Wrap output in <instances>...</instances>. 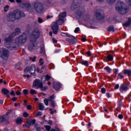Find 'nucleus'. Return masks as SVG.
<instances>
[{
	"label": "nucleus",
	"mask_w": 131,
	"mask_h": 131,
	"mask_svg": "<svg viewBox=\"0 0 131 131\" xmlns=\"http://www.w3.org/2000/svg\"><path fill=\"white\" fill-rule=\"evenodd\" d=\"M22 121H23L22 119L18 118L16 120V123H17V124H20V123H21Z\"/></svg>",
	"instance_id": "nucleus-40"
},
{
	"label": "nucleus",
	"mask_w": 131,
	"mask_h": 131,
	"mask_svg": "<svg viewBox=\"0 0 131 131\" xmlns=\"http://www.w3.org/2000/svg\"><path fill=\"white\" fill-rule=\"evenodd\" d=\"M0 57L3 60H8L9 58V51L5 48L0 49Z\"/></svg>",
	"instance_id": "nucleus-8"
},
{
	"label": "nucleus",
	"mask_w": 131,
	"mask_h": 131,
	"mask_svg": "<svg viewBox=\"0 0 131 131\" xmlns=\"http://www.w3.org/2000/svg\"><path fill=\"white\" fill-rule=\"evenodd\" d=\"M10 113H12V111L11 110H9L7 113L6 114L7 115H8L10 114Z\"/></svg>",
	"instance_id": "nucleus-61"
},
{
	"label": "nucleus",
	"mask_w": 131,
	"mask_h": 131,
	"mask_svg": "<svg viewBox=\"0 0 131 131\" xmlns=\"http://www.w3.org/2000/svg\"><path fill=\"white\" fill-rule=\"evenodd\" d=\"M29 59L31 61H32V62H35V60H36V56H34L33 58L30 57Z\"/></svg>",
	"instance_id": "nucleus-41"
},
{
	"label": "nucleus",
	"mask_w": 131,
	"mask_h": 131,
	"mask_svg": "<svg viewBox=\"0 0 131 131\" xmlns=\"http://www.w3.org/2000/svg\"><path fill=\"white\" fill-rule=\"evenodd\" d=\"M84 8L83 7H80L79 8L78 11L77 12V14L78 15V16H81V14L83 13L84 12Z\"/></svg>",
	"instance_id": "nucleus-21"
},
{
	"label": "nucleus",
	"mask_w": 131,
	"mask_h": 131,
	"mask_svg": "<svg viewBox=\"0 0 131 131\" xmlns=\"http://www.w3.org/2000/svg\"><path fill=\"white\" fill-rule=\"evenodd\" d=\"M35 119L30 120V122H31V124H35Z\"/></svg>",
	"instance_id": "nucleus-48"
},
{
	"label": "nucleus",
	"mask_w": 131,
	"mask_h": 131,
	"mask_svg": "<svg viewBox=\"0 0 131 131\" xmlns=\"http://www.w3.org/2000/svg\"><path fill=\"white\" fill-rule=\"evenodd\" d=\"M50 79H51V76L47 74L46 75V76H43L42 77L41 79V81L42 83H45V82H46V80H47V81H49Z\"/></svg>",
	"instance_id": "nucleus-16"
},
{
	"label": "nucleus",
	"mask_w": 131,
	"mask_h": 131,
	"mask_svg": "<svg viewBox=\"0 0 131 131\" xmlns=\"http://www.w3.org/2000/svg\"><path fill=\"white\" fill-rule=\"evenodd\" d=\"M24 95L25 96H27L28 95V90H26V89H24L23 90V92Z\"/></svg>",
	"instance_id": "nucleus-38"
},
{
	"label": "nucleus",
	"mask_w": 131,
	"mask_h": 131,
	"mask_svg": "<svg viewBox=\"0 0 131 131\" xmlns=\"http://www.w3.org/2000/svg\"><path fill=\"white\" fill-rule=\"evenodd\" d=\"M45 128H46L47 130L49 131L51 129V126H45Z\"/></svg>",
	"instance_id": "nucleus-54"
},
{
	"label": "nucleus",
	"mask_w": 131,
	"mask_h": 131,
	"mask_svg": "<svg viewBox=\"0 0 131 131\" xmlns=\"http://www.w3.org/2000/svg\"><path fill=\"white\" fill-rule=\"evenodd\" d=\"M38 22L39 24L42 23L43 22V21L42 20V19H41V18L40 17H38Z\"/></svg>",
	"instance_id": "nucleus-45"
},
{
	"label": "nucleus",
	"mask_w": 131,
	"mask_h": 131,
	"mask_svg": "<svg viewBox=\"0 0 131 131\" xmlns=\"http://www.w3.org/2000/svg\"><path fill=\"white\" fill-rule=\"evenodd\" d=\"M86 54L88 57H92V56H93V53H92L91 51H88Z\"/></svg>",
	"instance_id": "nucleus-43"
},
{
	"label": "nucleus",
	"mask_w": 131,
	"mask_h": 131,
	"mask_svg": "<svg viewBox=\"0 0 131 131\" xmlns=\"http://www.w3.org/2000/svg\"><path fill=\"white\" fill-rule=\"evenodd\" d=\"M14 35L13 34H10L9 36H6L5 37L4 40L6 42H12L14 40Z\"/></svg>",
	"instance_id": "nucleus-13"
},
{
	"label": "nucleus",
	"mask_w": 131,
	"mask_h": 131,
	"mask_svg": "<svg viewBox=\"0 0 131 131\" xmlns=\"http://www.w3.org/2000/svg\"><path fill=\"white\" fill-rule=\"evenodd\" d=\"M42 83L38 79H35L33 83V86H37V89L41 88Z\"/></svg>",
	"instance_id": "nucleus-12"
},
{
	"label": "nucleus",
	"mask_w": 131,
	"mask_h": 131,
	"mask_svg": "<svg viewBox=\"0 0 131 131\" xmlns=\"http://www.w3.org/2000/svg\"><path fill=\"white\" fill-rule=\"evenodd\" d=\"M9 6L6 5L5 7H4V12H8V11L9 10Z\"/></svg>",
	"instance_id": "nucleus-42"
},
{
	"label": "nucleus",
	"mask_w": 131,
	"mask_h": 131,
	"mask_svg": "<svg viewBox=\"0 0 131 131\" xmlns=\"http://www.w3.org/2000/svg\"><path fill=\"white\" fill-rule=\"evenodd\" d=\"M79 30L80 29L79 27L76 28L74 30L75 33H77Z\"/></svg>",
	"instance_id": "nucleus-51"
},
{
	"label": "nucleus",
	"mask_w": 131,
	"mask_h": 131,
	"mask_svg": "<svg viewBox=\"0 0 131 131\" xmlns=\"http://www.w3.org/2000/svg\"><path fill=\"white\" fill-rule=\"evenodd\" d=\"M20 33H21V29L17 28L15 29L14 32H13L12 34L15 37V35H18L20 34Z\"/></svg>",
	"instance_id": "nucleus-20"
},
{
	"label": "nucleus",
	"mask_w": 131,
	"mask_h": 131,
	"mask_svg": "<svg viewBox=\"0 0 131 131\" xmlns=\"http://www.w3.org/2000/svg\"><path fill=\"white\" fill-rule=\"evenodd\" d=\"M39 63L40 66H42L43 64H45V62L43 61V59L40 58L39 60Z\"/></svg>",
	"instance_id": "nucleus-34"
},
{
	"label": "nucleus",
	"mask_w": 131,
	"mask_h": 131,
	"mask_svg": "<svg viewBox=\"0 0 131 131\" xmlns=\"http://www.w3.org/2000/svg\"><path fill=\"white\" fill-rule=\"evenodd\" d=\"M31 108H32V106H31L30 105H28L27 106V108L28 109V110H30L31 109Z\"/></svg>",
	"instance_id": "nucleus-58"
},
{
	"label": "nucleus",
	"mask_w": 131,
	"mask_h": 131,
	"mask_svg": "<svg viewBox=\"0 0 131 131\" xmlns=\"http://www.w3.org/2000/svg\"><path fill=\"white\" fill-rule=\"evenodd\" d=\"M64 23V19L59 18L56 23H53L52 25V29L54 34H58V30H59V26L58 25H62Z\"/></svg>",
	"instance_id": "nucleus-5"
},
{
	"label": "nucleus",
	"mask_w": 131,
	"mask_h": 131,
	"mask_svg": "<svg viewBox=\"0 0 131 131\" xmlns=\"http://www.w3.org/2000/svg\"><path fill=\"white\" fill-rule=\"evenodd\" d=\"M80 3H81V1L80 0H74L72 4V9L73 10L74 9V10H75L76 7L78 6V4H80Z\"/></svg>",
	"instance_id": "nucleus-15"
},
{
	"label": "nucleus",
	"mask_w": 131,
	"mask_h": 131,
	"mask_svg": "<svg viewBox=\"0 0 131 131\" xmlns=\"http://www.w3.org/2000/svg\"><path fill=\"white\" fill-rule=\"evenodd\" d=\"M15 94L17 96H20V95H21V92H20L19 91H17L15 92Z\"/></svg>",
	"instance_id": "nucleus-55"
},
{
	"label": "nucleus",
	"mask_w": 131,
	"mask_h": 131,
	"mask_svg": "<svg viewBox=\"0 0 131 131\" xmlns=\"http://www.w3.org/2000/svg\"><path fill=\"white\" fill-rule=\"evenodd\" d=\"M24 9L29 11V12H34V10L38 14H42L43 12V6L42 4L39 2H35L33 3V8L31 7V5L29 3H23Z\"/></svg>",
	"instance_id": "nucleus-2"
},
{
	"label": "nucleus",
	"mask_w": 131,
	"mask_h": 131,
	"mask_svg": "<svg viewBox=\"0 0 131 131\" xmlns=\"http://www.w3.org/2000/svg\"><path fill=\"white\" fill-rule=\"evenodd\" d=\"M128 90V87L126 85V83H123L120 86V91L121 92H126Z\"/></svg>",
	"instance_id": "nucleus-14"
},
{
	"label": "nucleus",
	"mask_w": 131,
	"mask_h": 131,
	"mask_svg": "<svg viewBox=\"0 0 131 131\" xmlns=\"http://www.w3.org/2000/svg\"><path fill=\"white\" fill-rule=\"evenodd\" d=\"M39 110H43L45 109V106H43V104L41 103H40L39 104Z\"/></svg>",
	"instance_id": "nucleus-31"
},
{
	"label": "nucleus",
	"mask_w": 131,
	"mask_h": 131,
	"mask_svg": "<svg viewBox=\"0 0 131 131\" xmlns=\"http://www.w3.org/2000/svg\"><path fill=\"white\" fill-rule=\"evenodd\" d=\"M51 102V106L52 107H55V106H56V103H55V101L54 100H52V101H50Z\"/></svg>",
	"instance_id": "nucleus-44"
},
{
	"label": "nucleus",
	"mask_w": 131,
	"mask_h": 131,
	"mask_svg": "<svg viewBox=\"0 0 131 131\" xmlns=\"http://www.w3.org/2000/svg\"><path fill=\"white\" fill-rule=\"evenodd\" d=\"M61 35H62V36H67L69 38H67L66 39V41H68V42H69V43H75V42H76L77 41V39L76 38H75V37L72 36L71 35H69L68 33H61Z\"/></svg>",
	"instance_id": "nucleus-6"
},
{
	"label": "nucleus",
	"mask_w": 131,
	"mask_h": 131,
	"mask_svg": "<svg viewBox=\"0 0 131 131\" xmlns=\"http://www.w3.org/2000/svg\"><path fill=\"white\" fill-rule=\"evenodd\" d=\"M65 17H66V12L60 13L58 15V18H60V19H62V20H64Z\"/></svg>",
	"instance_id": "nucleus-23"
},
{
	"label": "nucleus",
	"mask_w": 131,
	"mask_h": 131,
	"mask_svg": "<svg viewBox=\"0 0 131 131\" xmlns=\"http://www.w3.org/2000/svg\"><path fill=\"white\" fill-rule=\"evenodd\" d=\"M107 30L108 31H112V32H114V31H115V30L114 29V27L113 26L109 27Z\"/></svg>",
	"instance_id": "nucleus-30"
},
{
	"label": "nucleus",
	"mask_w": 131,
	"mask_h": 131,
	"mask_svg": "<svg viewBox=\"0 0 131 131\" xmlns=\"http://www.w3.org/2000/svg\"><path fill=\"white\" fill-rule=\"evenodd\" d=\"M43 85L42 84L41 86L40 87L41 91H47V90H48V86H43Z\"/></svg>",
	"instance_id": "nucleus-32"
},
{
	"label": "nucleus",
	"mask_w": 131,
	"mask_h": 131,
	"mask_svg": "<svg viewBox=\"0 0 131 131\" xmlns=\"http://www.w3.org/2000/svg\"><path fill=\"white\" fill-rule=\"evenodd\" d=\"M49 98L44 99V103L46 106H49Z\"/></svg>",
	"instance_id": "nucleus-36"
},
{
	"label": "nucleus",
	"mask_w": 131,
	"mask_h": 131,
	"mask_svg": "<svg viewBox=\"0 0 131 131\" xmlns=\"http://www.w3.org/2000/svg\"><path fill=\"white\" fill-rule=\"evenodd\" d=\"M101 93H102V94H105V93H106V89H105V88H102L101 89Z\"/></svg>",
	"instance_id": "nucleus-50"
},
{
	"label": "nucleus",
	"mask_w": 131,
	"mask_h": 131,
	"mask_svg": "<svg viewBox=\"0 0 131 131\" xmlns=\"http://www.w3.org/2000/svg\"><path fill=\"white\" fill-rule=\"evenodd\" d=\"M37 72L38 73H42V70H40V69H39V68H37Z\"/></svg>",
	"instance_id": "nucleus-47"
},
{
	"label": "nucleus",
	"mask_w": 131,
	"mask_h": 131,
	"mask_svg": "<svg viewBox=\"0 0 131 131\" xmlns=\"http://www.w3.org/2000/svg\"><path fill=\"white\" fill-rule=\"evenodd\" d=\"M123 73L125 75L127 74L128 76H131V70H124Z\"/></svg>",
	"instance_id": "nucleus-24"
},
{
	"label": "nucleus",
	"mask_w": 131,
	"mask_h": 131,
	"mask_svg": "<svg viewBox=\"0 0 131 131\" xmlns=\"http://www.w3.org/2000/svg\"><path fill=\"white\" fill-rule=\"evenodd\" d=\"M116 10L119 14L124 15V14H126L128 12L129 8L123 2L118 1L116 5Z\"/></svg>",
	"instance_id": "nucleus-4"
},
{
	"label": "nucleus",
	"mask_w": 131,
	"mask_h": 131,
	"mask_svg": "<svg viewBox=\"0 0 131 131\" xmlns=\"http://www.w3.org/2000/svg\"><path fill=\"white\" fill-rule=\"evenodd\" d=\"M55 98L56 96H55L54 94H53L50 97H48V100L49 101V102H52V101H53L54 99H55Z\"/></svg>",
	"instance_id": "nucleus-28"
},
{
	"label": "nucleus",
	"mask_w": 131,
	"mask_h": 131,
	"mask_svg": "<svg viewBox=\"0 0 131 131\" xmlns=\"http://www.w3.org/2000/svg\"><path fill=\"white\" fill-rule=\"evenodd\" d=\"M41 115H42V112H38V113H36L35 116V117H37L38 116H41Z\"/></svg>",
	"instance_id": "nucleus-39"
},
{
	"label": "nucleus",
	"mask_w": 131,
	"mask_h": 131,
	"mask_svg": "<svg viewBox=\"0 0 131 131\" xmlns=\"http://www.w3.org/2000/svg\"><path fill=\"white\" fill-rule=\"evenodd\" d=\"M2 93V94H4V95H9V94H10V91L6 88H3Z\"/></svg>",
	"instance_id": "nucleus-25"
},
{
	"label": "nucleus",
	"mask_w": 131,
	"mask_h": 131,
	"mask_svg": "<svg viewBox=\"0 0 131 131\" xmlns=\"http://www.w3.org/2000/svg\"><path fill=\"white\" fill-rule=\"evenodd\" d=\"M31 122H30V121H28L26 124H25V125H24V127H27V128H29V127H30V126H31Z\"/></svg>",
	"instance_id": "nucleus-26"
},
{
	"label": "nucleus",
	"mask_w": 131,
	"mask_h": 131,
	"mask_svg": "<svg viewBox=\"0 0 131 131\" xmlns=\"http://www.w3.org/2000/svg\"><path fill=\"white\" fill-rule=\"evenodd\" d=\"M39 31L34 30L31 34L30 41L28 45L29 51H33L36 49V40L39 37Z\"/></svg>",
	"instance_id": "nucleus-3"
},
{
	"label": "nucleus",
	"mask_w": 131,
	"mask_h": 131,
	"mask_svg": "<svg viewBox=\"0 0 131 131\" xmlns=\"http://www.w3.org/2000/svg\"><path fill=\"white\" fill-rule=\"evenodd\" d=\"M126 2L127 3V4H128V5H129L130 6V5H131V0H128V1L126 0Z\"/></svg>",
	"instance_id": "nucleus-60"
},
{
	"label": "nucleus",
	"mask_w": 131,
	"mask_h": 131,
	"mask_svg": "<svg viewBox=\"0 0 131 131\" xmlns=\"http://www.w3.org/2000/svg\"><path fill=\"white\" fill-rule=\"evenodd\" d=\"M12 100V101H13V102H15V101H17V100H18V98H17V97H13Z\"/></svg>",
	"instance_id": "nucleus-59"
},
{
	"label": "nucleus",
	"mask_w": 131,
	"mask_h": 131,
	"mask_svg": "<svg viewBox=\"0 0 131 131\" xmlns=\"http://www.w3.org/2000/svg\"><path fill=\"white\" fill-rule=\"evenodd\" d=\"M103 14H104L103 10L101 9L98 10L96 13V17L97 19H98V20H102V19H104V15Z\"/></svg>",
	"instance_id": "nucleus-11"
},
{
	"label": "nucleus",
	"mask_w": 131,
	"mask_h": 131,
	"mask_svg": "<svg viewBox=\"0 0 131 131\" xmlns=\"http://www.w3.org/2000/svg\"><path fill=\"white\" fill-rule=\"evenodd\" d=\"M16 2L17 4H20L22 3V0H16Z\"/></svg>",
	"instance_id": "nucleus-62"
},
{
	"label": "nucleus",
	"mask_w": 131,
	"mask_h": 131,
	"mask_svg": "<svg viewBox=\"0 0 131 131\" xmlns=\"http://www.w3.org/2000/svg\"><path fill=\"white\" fill-rule=\"evenodd\" d=\"M118 118H119V119H122V118H123V115H122V114L119 115Z\"/></svg>",
	"instance_id": "nucleus-57"
},
{
	"label": "nucleus",
	"mask_w": 131,
	"mask_h": 131,
	"mask_svg": "<svg viewBox=\"0 0 131 131\" xmlns=\"http://www.w3.org/2000/svg\"><path fill=\"white\" fill-rule=\"evenodd\" d=\"M36 71V67H35V64H32L30 67H27L24 71L25 73H28L30 72L31 75H34L35 71Z\"/></svg>",
	"instance_id": "nucleus-9"
},
{
	"label": "nucleus",
	"mask_w": 131,
	"mask_h": 131,
	"mask_svg": "<svg viewBox=\"0 0 131 131\" xmlns=\"http://www.w3.org/2000/svg\"><path fill=\"white\" fill-rule=\"evenodd\" d=\"M30 93L31 94V95H36V94H37V92H36V91L33 90V89H32L30 91Z\"/></svg>",
	"instance_id": "nucleus-35"
},
{
	"label": "nucleus",
	"mask_w": 131,
	"mask_h": 131,
	"mask_svg": "<svg viewBox=\"0 0 131 131\" xmlns=\"http://www.w3.org/2000/svg\"><path fill=\"white\" fill-rule=\"evenodd\" d=\"M50 67H52V69H53V68H55V66H54V64L53 63L50 64Z\"/></svg>",
	"instance_id": "nucleus-64"
},
{
	"label": "nucleus",
	"mask_w": 131,
	"mask_h": 131,
	"mask_svg": "<svg viewBox=\"0 0 131 131\" xmlns=\"http://www.w3.org/2000/svg\"><path fill=\"white\" fill-rule=\"evenodd\" d=\"M118 76L120 77V78H124V76L122 75V74L121 73H120L118 74Z\"/></svg>",
	"instance_id": "nucleus-52"
},
{
	"label": "nucleus",
	"mask_w": 131,
	"mask_h": 131,
	"mask_svg": "<svg viewBox=\"0 0 131 131\" xmlns=\"http://www.w3.org/2000/svg\"><path fill=\"white\" fill-rule=\"evenodd\" d=\"M115 1L116 0H106V2L110 5H113V4L115 3Z\"/></svg>",
	"instance_id": "nucleus-33"
},
{
	"label": "nucleus",
	"mask_w": 131,
	"mask_h": 131,
	"mask_svg": "<svg viewBox=\"0 0 131 131\" xmlns=\"http://www.w3.org/2000/svg\"><path fill=\"white\" fill-rule=\"evenodd\" d=\"M53 110L52 108H50L49 111H51V114H53L54 113H57V111L54 110V111H52Z\"/></svg>",
	"instance_id": "nucleus-46"
},
{
	"label": "nucleus",
	"mask_w": 131,
	"mask_h": 131,
	"mask_svg": "<svg viewBox=\"0 0 131 131\" xmlns=\"http://www.w3.org/2000/svg\"><path fill=\"white\" fill-rule=\"evenodd\" d=\"M105 60L106 62H110L111 61H113V56L111 54L107 55Z\"/></svg>",
	"instance_id": "nucleus-22"
},
{
	"label": "nucleus",
	"mask_w": 131,
	"mask_h": 131,
	"mask_svg": "<svg viewBox=\"0 0 131 131\" xmlns=\"http://www.w3.org/2000/svg\"><path fill=\"white\" fill-rule=\"evenodd\" d=\"M80 64H82V65H84V66H86V67H88L89 66V61L85 60H82L80 62Z\"/></svg>",
	"instance_id": "nucleus-27"
},
{
	"label": "nucleus",
	"mask_w": 131,
	"mask_h": 131,
	"mask_svg": "<svg viewBox=\"0 0 131 131\" xmlns=\"http://www.w3.org/2000/svg\"><path fill=\"white\" fill-rule=\"evenodd\" d=\"M118 106L117 107L118 110H119L120 108H121V106H122V102L121 101H119L118 103Z\"/></svg>",
	"instance_id": "nucleus-37"
},
{
	"label": "nucleus",
	"mask_w": 131,
	"mask_h": 131,
	"mask_svg": "<svg viewBox=\"0 0 131 131\" xmlns=\"http://www.w3.org/2000/svg\"><path fill=\"white\" fill-rule=\"evenodd\" d=\"M13 13L14 15V18H15V20H21L22 18H24V17H25V14L24 12L19 9L14 10Z\"/></svg>",
	"instance_id": "nucleus-7"
},
{
	"label": "nucleus",
	"mask_w": 131,
	"mask_h": 131,
	"mask_svg": "<svg viewBox=\"0 0 131 131\" xmlns=\"http://www.w3.org/2000/svg\"><path fill=\"white\" fill-rule=\"evenodd\" d=\"M29 115L27 113V112H24L23 113V116H24L25 117H28Z\"/></svg>",
	"instance_id": "nucleus-49"
},
{
	"label": "nucleus",
	"mask_w": 131,
	"mask_h": 131,
	"mask_svg": "<svg viewBox=\"0 0 131 131\" xmlns=\"http://www.w3.org/2000/svg\"><path fill=\"white\" fill-rule=\"evenodd\" d=\"M48 123L50 125H52L53 124V122L52 121V120H49L48 121Z\"/></svg>",
	"instance_id": "nucleus-63"
},
{
	"label": "nucleus",
	"mask_w": 131,
	"mask_h": 131,
	"mask_svg": "<svg viewBox=\"0 0 131 131\" xmlns=\"http://www.w3.org/2000/svg\"><path fill=\"white\" fill-rule=\"evenodd\" d=\"M104 69V70H106L108 73H111V72H112V69H111L109 67H106Z\"/></svg>",
	"instance_id": "nucleus-29"
},
{
	"label": "nucleus",
	"mask_w": 131,
	"mask_h": 131,
	"mask_svg": "<svg viewBox=\"0 0 131 131\" xmlns=\"http://www.w3.org/2000/svg\"><path fill=\"white\" fill-rule=\"evenodd\" d=\"M131 24V18L128 17L126 18V22L123 24V26L124 27H128V26H130Z\"/></svg>",
	"instance_id": "nucleus-19"
},
{
	"label": "nucleus",
	"mask_w": 131,
	"mask_h": 131,
	"mask_svg": "<svg viewBox=\"0 0 131 131\" xmlns=\"http://www.w3.org/2000/svg\"><path fill=\"white\" fill-rule=\"evenodd\" d=\"M28 36V33H24L19 37L15 38L14 42L11 43L10 44H6L5 46L6 48L10 49V50H18L19 46L24 45L27 41Z\"/></svg>",
	"instance_id": "nucleus-1"
},
{
	"label": "nucleus",
	"mask_w": 131,
	"mask_h": 131,
	"mask_svg": "<svg viewBox=\"0 0 131 131\" xmlns=\"http://www.w3.org/2000/svg\"><path fill=\"white\" fill-rule=\"evenodd\" d=\"M61 83L58 82H53V88L55 89V90H59V89H61Z\"/></svg>",
	"instance_id": "nucleus-18"
},
{
	"label": "nucleus",
	"mask_w": 131,
	"mask_h": 131,
	"mask_svg": "<svg viewBox=\"0 0 131 131\" xmlns=\"http://www.w3.org/2000/svg\"><path fill=\"white\" fill-rule=\"evenodd\" d=\"M8 116L6 115H3L0 117V122H6V123H9Z\"/></svg>",
	"instance_id": "nucleus-17"
},
{
	"label": "nucleus",
	"mask_w": 131,
	"mask_h": 131,
	"mask_svg": "<svg viewBox=\"0 0 131 131\" xmlns=\"http://www.w3.org/2000/svg\"><path fill=\"white\" fill-rule=\"evenodd\" d=\"M11 96H16V94H15V92L14 91H12L10 93Z\"/></svg>",
	"instance_id": "nucleus-53"
},
{
	"label": "nucleus",
	"mask_w": 131,
	"mask_h": 131,
	"mask_svg": "<svg viewBox=\"0 0 131 131\" xmlns=\"http://www.w3.org/2000/svg\"><path fill=\"white\" fill-rule=\"evenodd\" d=\"M118 89H119V84H117L115 86V90H118Z\"/></svg>",
	"instance_id": "nucleus-56"
},
{
	"label": "nucleus",
	"mask_w": 131,
	"mask_h": 131,
	"mask_svg": "<svg viewBox=\"0 0 131 131\" xmlns=\"http://www.w3.org/2000/svg\"><path fill=\"white\" fill-rule=\"evenodd\" d=\"M6 19L8 22H15L16 21V18L13 12H10L7 15Z\"/></svg>",
	"instance_id": "nucleus-10"
}]
</instances>
